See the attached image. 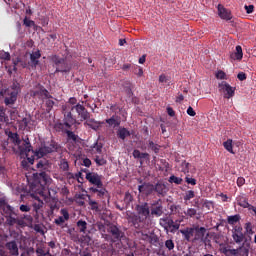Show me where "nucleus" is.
<instances>
[{
	"label": "nucleus",
	"instance_id": "f257e3e1",
	"mask_svg": "<svg viewBox=\"0 0 256 256\" xmlns=\"http://www.w3.org/2000/svg\"><path fill=\"white\" fill-rule=\"evenodd\" d=\"M62 113L64 115V123L58 124L59 129H63V127H67V129H71L75 123H77V115L81 121H87L91 114L83 106V104H76L72 106L71 104H64L62 106ZM76 113V114H75Z\"/></svg>",
	"mask_w": 256,
	"mask_h": 256
},
{
	"label": "nucleus",
	"instance_id": "f03ea898",
	"mask_svg": "<svg viewBox=\"0 0 256 256\" xmlns=\"http://www.w3.org/2000/svg\"><path fill=\"white\" fill-rule=\"evenodd\" d=\"M51 183V176L47 172L42 171L34 175V185L32 186L33 193L40 195L46 203L51 201V191L48 185Z\"/></svg>",
	"mask_w": 256,
	"mask_h": 256
},
{
	"label": "nucleus",
	"instance_id": "7ed1b4c3",
	"mask_svg": "<svg viewBox=\"0 0 256 256\" xmlns=\"http://www.w3.org/2000/svg\"><path fill=\"white\" fill-rule=\"evenodd\" d=\"M59 149V145L57 142L51 140L50 142L44 143L38 150L34 152L35 157L41 159L45 157V155H49V153H55Z\"/></svg>",
	"mask_w": 256,
	"mask_h": 256
},
{
	"label": "nucleus",
	"instance_id": "20e7f679",
	"mask_svg": "<svg viewBox=\"0 0 256 256\" xmlns=\"http://www.w3.org/2000/svg\"><path fill=\"white\" fill-rule=\"evenodd\" d=\"M52 61L56 67L55 73H69V71H71V65H69L65 59L54 56Z\"/></svg>",
	"mask_w": 256,
	"mask_h": 256
},
{
	"label": "nucleus",
	"instance_id": "39448f33",
	"mask_svg": "<svg viewBox=\"0 0 256 256\" xmlns=\"http://www.w3.org/2000/svg\"><path fill=\"white\" fill-rule=\"evenodd\" d=\"M218 89L220 93H223L224 99H232V97H235V90L236 88L233 86H230L229 83L222 81L218 84Z\"/></svg>",
	"mask_w": 256,
	"mask_h": 256
},
{
	"label": "nucleus",
	"instance_id": "423d86ee",
	"mask_svg": "<svg viewBox=\"0 0 256 256\" xmlns=\"http://www.w3.org/2000/svg\"><path fill=\"white\" fill-rule=\"evenodd\" d=\"M232 239L236 242L237 245H241L244 242L247 243V239L245 238V233H243V227L241 225H236L232 229Z\"/></svg>",
	"mask_w": 256,
	"mask_h": 256
},
{
	"label": "nucleus",
	"instance_id": "0eeeda50",
	"mask_svg": "<svg viewBox=\"0 0 256 256\" xmlns=\"http://www.w3.org/2000/svg\"><path fill=\"white\" fill-rule=\"evenodd\" d=\"M112 237V243L121 241V238L125 237V232L121 231L116 225L110 224L107 229Z\"/></svg>",
	"mask_w": 256,
	"mask_h": 256
},
{
	"label": "nucleus",
	"instance_id": "6e6552de",
	"mask_svg": "<svg viewBox=\"0 0 256 256\" xmlns=\"http://www.w3.org/2000/svg\"><path fill=\"white\" fill-rule=\"evenodd\" d=\"M136 211L138 216L141 217L144 222H146L151 215V210L149 209V203L147 202L136 205Z\"/></svg>",
	"mask_w": 256,
	"mask_h": 256
},
{
	"label": "nucleus",
	"instance_id": "1a4fd4ad",
	"mask_svg": "<svg viewBox=\"0 0 256 256\" xmlns=\"http://www.w3.org/2000/svg\"><path fill=\"white\" fill-rule=\"evenodd\" d=\"M85 178L91 185H94V187H103V176L97 174L96 172L87 173Z\"/></svg>",
	"mask_w": 256,
	"mask_h": 256
},
{
	"label": "nucleus",
	"instance_id": "9d476101",
	"mask_svg": "<svg viewBox=\"0 0 256 256\" xmlns=\"http://www.w3.org/2000/svg\"><path fill=\"white\" fill-rule=\"evenodd\" d=\"M139 193H143L146 197L155 195V185L151 183L144 182L142 185L138 186Z\"/></svg>",
	"mask_w": 256,
	"mask_h": 256
},
{
	"label": "nucleus",
	"instance_id": "9b49d317",
	"mask_svg": "<svg viewBox=\"0 0 256 256\" xmlns=\"http://www.w3.org/2000/svg\"><path fill=\"white\" fill-rule=\"evenodd\" d=\"M207 229L205 227H195L193 243L200 241V243H205V234Z\"/></svg>",
	"mask_w": 256,
	"mask_h": 256
},
{
	"label": "nucleus",
	"instance_id": "f8f14e48",
	"mask_svg": "<svg viewBox=\"0 0 256 256\" xmlns=\"http://www.w3.org/2000/svg\"><path fill=\"white\" fill-rule=\"evenodd\" d=\"M217 9H218V16L220 17V19H223L224 21H231L233 19L231 10L225 8V6L219 4Z\"/></svg>",
	"mask_w": 256,
	"mask_h": 256
},
{
	"label": "nucleus",
	"instance_id": "ddd939ff",
	"mask_svg": "<svg viewBox=\"0 0 256 256\" xmlns=\"http://www.w3.org/2000/svg\"><path fill=\"white\" fill-rule=\"evenodd\" d=\"M167 191H169V188H167V185L163 182H157L154 185V193H156L157 197H165Z\"/></svg>",
	"mask_w": 256,
	"mask_h": 256
},
{
	"label": "nucleus",
	"instance_id": "4468645a",
	"mask_svg": "<svg viewBox=\"0 0 256 256\" xmlns=\"http://www.w3.org/2000/svg\"><path fill=\"white\" fill-rule=\"evenodd\" d=\"M89 191L92 194L97 193L98 199H105V197H109V192L103 186H101V187H97V186L96 187H90Z\"/></svg>",
	"mask_w": 256,
	"mask_h": 256
},
{
	"label": "nucleus",
	"instance_id": "2eb2a0df",
	"mask_svg": "<svg viewBox=\"0 0 256 256\" xmlns=\"http://www.w3.org/2000/svg\"><path fill=\"white\" fill-rule=\"evenodd\" d=\"M6 223L10 227H13V225H18L19 227H25V220L16 218L15 215L5 216Z\"/></svg>",
	"mask_w": 256,
	"mask_h": 256
},
{
	"label": "nucleus",
	"instance_id": "dca6fc26",
	"mask_svg": "<svg viewBox=\"0 0 256 256\" xmlns=\"http://www.w3.org/2000/svg\"><path fill=\"white\" fill-rule=\"evenodd\" d=\"M18 148L21 155H28V153H31V151H33V146H31L29 138L24 139L23 144L18 145Z\"/></svg>",
	"mask_w": 256,
	"mask_h": 256
},
{
	"label": "nucleus",
	"instance_id": "f3484780",
	"mask_svg": "<svg viewBox=\"0 0 256 256\" xmlns=\"http://www.w3.org/2000/svg\"><path fill=\"white\" fill-rule=\"evenodd\" d=\"M19 95V92L12 91L4 98V103L7 107H11V105H15L17 102V96Z\"/></svg>",
	"mask_w": 256,
	"mask_h": 256
},
{
	"label": "nucleus",
	"instance_id": "a211bd4d",
	"mask_svg": "<svg viewBox=\"0 0 256 256\" xmlns=\"http://www.w3.org/2000/svg\"><path fill=\"white\" fill-rule=\"evenodd\" d=\"M128 221L129 223H132L135 229H141V223H145V221L137 214L128 216Z\"/></svg>",
	"mask_w": 256,
	"mask_h": 256
},
{
	"label": "nucleus",
	"instance_id": "6ab92c4d",
	"mask_svg": "<svg viewBox=\"0 0 256 256\" xmlns=\"http://www.w3.org/2000/svg\"><path fill=\"white\" fill-rule=\"evenodd\" d=\"M32 197L35 199V201L33 202V208L34 211H39V209L43 208V201H45V199H43V197H41V195L37 194V193H33Z\"/></svg>",
	"mask_w": 256,
	"mask_h": 256
},
{
	"label": "nucleus",
	"instance_id": "aec40b11",
	"mask_svg": "<svg viewBox=\"0 0 256 256\" xmlns=\"http://www.w3.org/2000/svg\"><path fill=\"white\" fill-rule=\"evenodd\" d=\"M105 122L97 121L91 117H89L84 125H87V127H90V129H93V131H99V128L101 125H103Z\"/></svg>",
	"mask_w": 256,
	"mask_h": 256
},
{
	"label": "nucleus",
	"instance_id": "412c9836",
	"mask_svg": "<svg viewBox=\"0 0 256 256\" xmlns=\"http://www.w3.org/2000/svg\"><path fill=\"white\" fill-rule=\"evenodd\" d=\"M179 233L183 235L185 241H191V237H195V228L186 227L185 229L179 230Z\"/></svg>",
	"mask_w": 256,
	"mask_h": 256
},
{
	"label": "nucleus",
	"instance_id": "4be33fe9",
	"mask_svg": "<svg viewBox=\"0 0 256 256\" xmlns=\"http://www.w3.org/2000/svg\"><path fill=\"white\" fill-rule=\"evenodd\" d=\"M51 166V163H49V160L42 158L40 160H37L36 168L41 171H49V167Z\"/></svg>",
	"mask_w": 256,
	"mask_h": 256
},
{
	"label": "nucleus",
	"instance_id": "5701e85b",
	"mask_svg": "<svg viewBox=\"0 0 256 256\" xmlns=\"http://www.w3.org/2000/svg\"><path fill=\"white\" fill-rule=\"evenodd\" d=\"M170 213L171 215H178L180 219L184 220L185 216L183 215V209L181 208V205L172 204L170 205Z\"/></svg>",
	"mask_w": 256,
	"mask_h": 256
},
{
	"label": "nucleus",
	"instance_id": "b1692460",
	"mask_svg": "<svg viewBox=\"0 0 256 256\" xmlns=\"http://www.w3.org/2000/svg\"><path fill=\"white\" fill-rule=\"evenodd\" d=\"M105 123H107L109 127H113L115 129V127H119V125H121V117L118 115H112L111 118L105 120Z\"/></svg>",
	"mask_w": 256,
	"mask_h": 256
},
{
	"label": "nucleus",
	"instance_id": "393cba45",
	"mask_svg": "<svg viewBox=\"0 0 256 256\" xmlns=\"http://www.w3.org/2000/svg\"><path fill=\"white\" fill-rule=\"evenodd\" d=\"M236 202L239 207H242L243 209H247L249 207V198L245 194H240L236 197Z\"/></svg>",
	"mask_w": 256,
	"mask_h": 256
},
{
	"label": "nucleus",
	"instance_id": "a878e982",
	"mask_svg": "<svg viewBox=\"0 0 256 256\" xmlns=\"http://www.w3.org/2000/svg\"><path fill=\"white\" fill-rule=\"evenodd\" d=\"M6 248L8 249L10 255H13V256L19 255V247L17 246V242L15 241L7 242Z\"/></svg>",
	"mask_w": 256,
	"mask_h": 256
},
{
	"label": "nucleus",
	"instance_id": "bb28decb",
	"mask_svg": "<svg viewBox=\"0 0 256 256\" xmlns=\"http://www.w3.org/2000/svg\"><path fill=\"white\" fill-rule=\"evenodd\" d=\"M39 95L42 99H53V96L49 93V90L41 86L38 91L34 92V96Z\"/></svg>",
	"mask_w": 256,
	"mask_h": 256
},
{
	"label": "nucleus",
	"instance_id": "cd10ccee",
	"mask_svg": "<svg viewBox=\"0 0 256 256\" xmlns=\"http://www.w3.org/2000/svg\"><path fill=\"white\" fill-rule=\"evenodd\" d=\"M116 133L118 139H121L122 141H125L127 137H131V132L125 127L119 128Z\"/></svg>",
	"mask_w": 256,
	"mask_h": 256
},
{
	"label": "nucleus",
	"instance_id": "c85d7f7f",
	"mask_svg": "<svg viewBox=\"0 0 256 256\" xmlns=\"http://www.w3.org/2000/svg\"><path fill=\"white\" fill-rule=\"evenodd\" d=\"M122 87H123L126 95H128V97H133V84L131 83V81L125 80L122 83Z\"/></svg>",
	"mask_w": 256,
	"mask_h": 256
},
{
	"label": "nucleus",
	"instance_id": "c756f323",
	"mask_svg": "<svg viewBox=\"0 0 256 256\" xmlns=\"http://www.w3.org/2000/svg\"><path fill=\"white\" fill-rule=\"evenodd\" d=\"M39 59H41V51L37 50L30 54V61L32 63V67H37L39 65Z\"/></svg>",
	"mask_w": 256,
	"mask_h": 256
},
{
	"label": "nucleus",
	"instance_id": "7c9ffc66",
	"mask_svg": "<svg viewBox=\"0 0 256 256\" xmlns=\"http://www.w3.org/2000/svg\"><path fill=\"white\" fill-rule=\"evenodd\" d=\"M173 223V219L169 217L161 218L160 219V225L165 229V231H168V229L171 228V225Z\"/></svg>",
	"mask_w": 256,
	"mask_h": 256
},
{
	"label": "nucleus",
	"instance_id": "2f4dec72",
	"mask_svg": "<svg viewBox=\"0 0 256 256\" xmlns=\"http://www.w3.org/2000/svg\"><path fill=\"white\" fill-rule=\"evenodd\" d=\"M8 138L10 139L13 145H21V138H19V134L15 132L8 133Z\"/></svg>",
	"mask_w": 256,
	"mask_h": 256
},
{
	"label": "nucleus",
	"instance_id": "473e14b6",
	"mask_svg": "<svg viewBox=\"0 0 256 256\" xmlns=\"http://www.w3.org/2000/svg\"><path fill=\"white\" fill-rule=\"evenodd\" d=\"M197 215V209L195 208H187V210L183 211L184 219H193Z\"/></svg>",
	"mask_w": 256,
	"mask_h": 256
},
{
	"label": "nucleus",
	"instance_id": "72a5a7b5",
	"mask_svg": "<svg viewBox=\"0 0 256 256\" xmlns=\"http://www.w3.org/2000/svg\"><path fill=\"white\" fill-rule=\"evenodd\" d=\"M65 133L67 135L68 141H73L74 143H79V141H81V138H79L75 132L66 130Z\"/></svg>",
	"mask_w": 256,
	"mask_h": 256
},
{
	"label": "nucleus",
	"instance_id": "f704fd0d",
	"mask_svg": "<svg viewBox=\"0 0 256 256\" xmlns=\"http://www.w3.org/2000/svg\"><path fill=\"white\" fill-rule=\"evenodd\" d=\"M241 221V215L240 214H235L232 216L227 217V223L228 225H236V223H239Z\"/></svg>",
	"mask_w": 256,
	"mask_h": 256
},
{
	"label": "nucleus",
	"instance_id": "c9c22d12",
	"mask_svg": "<svg viewBox=\"0 0 256 256\" xmlns=\"http://www.w3.org/2000/svg\"><path fill=\"white\" fill-rule=\"evenodd\" d=\"M134 159H149V153L145 152H141L137 149H135L132 153Z\"/></svg>",
	"mask_w": 256,
	"mask_h": 256
},
{
	"label": "nucleus",
	"instance_id": "e433bc0d",
	"mask_svg": "<svg viewBox=\"0 0 256 256\" xmlns=\"http://www.w3.org/2000/svg\"><path fill=\"white\" fill-rule=\"evenodd\" d=\"M151 215L161 217V215H163V205L151 207Z\"/></svg>",
	"mask_w": 256,
	"mask_h": 256
},
{
	"label": "nucleus",
	"instance_id": "4c0bfd02",
	"mask_svg": "<svg viewBox=\"0 0 256 256\" xmlns=\"http://www.w3.org/2000/svg\"><path fill=\"white\" fill-rule=\"evenodd\" d=\"M232 59H237V61H241L243 59V48L240 45L236 46V52L231 55Z\"/></svg>",
	"mask_w": 256,
	"mask_h": 256
},
{
	"label": "nucleus",
	"instance_id": "58836bf2",
	"mask_svg": "<svg viewBox=\"0 0 256 256\" xmlns=\"http://www.w3.org/2000/svg\"><path fill=\"white\" fill-rule=\"evenodd\" d=\"M249 247H251L250 243H246V246H240L238 248V254H240L241 256H249Z\"/></svg>",
	"mask_w": 256,
	"mask_h": 256
},
{
	"label": "nucleus",
	"instance_id": "ea45409f",
	"mask_svg": "<svg viewBox=\"0 0 256 256\" xmlns=\"http://www.w3.org/2000/svg\"><path fill=\"white\" fill-rule=\"evenodd\" d=\"M148 147L149 149H151V151H153L156 155L157 153H159V151H161V146L159 144H155V142H153V140H149L148 141Z\"/></svg>",
	"mask_w": 256,
	"mask_h": 256
},
{
	"label": "nucleus",
	"instance_id": "a19ab883",
	"mask_svg": "<svg viewBox=\"0 0 256 256\" xmlns=\"http://www.w3.org/2000/svg\"><path fill=\"white\" fill-rule=\"evenodd\" d=\"M223 147L228 151V153H232V155H235V152L233 151V140L228 139L223 143Z\"/></svg>",
	"mask_w": 256,
	"mask_h": 256
},
{
	"label": "nucleus",
	"instance_id": "79ce46f5",
	"mask_svg": "<svg viewBox=\"0 0 256 256\" xmlns=\"http://www.w3.org/2000/svg\"><path fill=\"white\" fill-rule=\"evenodd\" d=\"M181 223H183V219L173 221L170 225V232L175 233V231H179V227H181Z\"/></svg>",
	"mask_w": 256,
	"mask_h": 256
},
{
	"label": "nucleus",
	"instance_id": "37998d69",
	"mask_svg": "<svg viewBox=\"0 0 256 256\" xmlns=\"http://www.w3.org/2000/svg\"><path fill=\"white\" fill-rule=\"evenodd\" d=\"M77 227L80 233H87V222L85 220H79Z\"/></svg>",
	"mask_w": 256,
	"mask_h": 256
},
{
	"label": "nucleus",
	"instance_id": "c03bdc74",
	"mask_svg": "<svg viewBox=\"0 0 256 256\" xmlns=\"http://www.w3.org/2000/svg\"><path fill=\"white\" fill-rule=\"evenodd\" d=\"M4 213L5 217H9L11 215H15V217H17V213H15V208H13L11 205H6L4 207Z\"/></svg>",
	"mask_w": 256,
	"mask_h": 256
},
{
	"label": "nucleus",
	"instance_id": "a18cd8bd",
	"mask_svg": "<svg viewBox=\"0 0 256 256\" xmlns=\"http://www.w3.org/2000/svg\"><path fill=\"white\" fill-rule=\"evenodd\" d=\"M59 167L64 172L69 171V162L67 161V159L65 158L60 159Z\"/></svg>",
	"mask_w": 256,
	"mask_h": 256
},
{
	"label": "nucleus",
	"instance_id": "49530a36",
	"mask_svg": "<svg viewBox=\"0 0 256 256\" xmlns=\"http://www.w3.org/2000/svg\"><path fill=\"white\" fill-rule=\"evenodd\" d=\"M169 183H175V185H182L183 184V178L177 177L175 175H171L169 177Z\"/></svg>",
	"mask_w": 256,
	"mask_h": 256
},
{
	"label": "nucleus",
	"instance_id": "de8ad7c7",
	"mask_svg": "<svg viewBox=\"0 0 256 256\" xmlns=\"http://www.w3.org/2000/svg\"><path fill=\"white\" fill-rule=\"evenodd\" d=\"M89 201L88 205L91 207L92 211H99V204L95 200H91V196L87 195Z\"/></svg>",
	"mask_w": 256,
	"mask_h": 256
},
{
	"label": "nucleus",
	"instance_id": "09e8293b",
	"mask_svg": "<svg viewBox=\"0 0 256 256\" xmlns=\"http://www.w3.org/2000/svg\"><path fill=\"white\" fill-rule=\"evenodd\" d=\"M45 105L47 113H50V111L55 106V101L51 100V98H46Z\"/></svg>",
	"mask_w": 256,
	"mask_h": 256
},
{
	"label": "nucleus",
	"instance_id": "8fccbe9b",
	"mask_svg": "<svg viewBox=\"0 0 256 256\" xmlns=\"http://www.w3.org/2000/svg\"><path fill=\"white\" fill-rule=\"evenodd\" d=\"M194 197H195V191H193V190L186 191V193L184 195L185 203H187V201H191V199H194Z\"/></svg>",
	"mask_w": 256,
	"mask_h": 256
},
{
	"label": "nucleus",
	"instance_id": "3c124183",
	"mask_svg": "<svg viewBox=\"0 0 256 256\" xmlns=\"http://www.w3.org/2000/svg\"><path fill=\"white\" fill-rule=\"evenodd\" d=\"M246 235H253L255 232L253 231V224L251 222H247L244 225Z\"/></svg>",
	"mask_w": 256,
	"mask_h": 256
},
{
	"label": "nucleus",
	"instance_id": "603ef678",
	"mask_svg": "<svg viewBox=\"0 0 256 256\" xmlns=\"http://www.w3.org/2000/svg\"><path fill=\"white\" fill-rule=\"evenodd\" d=\"M7 116L5 114V107L0 105V123H6Z\"/></svg>",
	"mask_w": 256,
	"mask_h": 256
},
{
	"label": "nucleus",
	"instance_id": "864d4df0",
	"mask_svg": "<svg viewBox=\"0 0 256 256\" xmlns=\"http://www.w3.org/2000/svg\"><path fill=\"white\" fill-rule=\"evenodd\" d=\"M95 163H96V165H98V167H103V165H107V160H105L104 158H101L99 156H96Z\"/></svg>",
	"mask_w": 256,
	"mask_h": 256
},
{
	"label": "nucleus",
	"instance_id": "5fc2aeb1",
	"mask_svg": "<svg viewBox=\"0 0 256 256\" xmlns=\"http://www.w3.org/2000/svg\"><path fill=\"white\" fill-rule=\"evenodd\" d=\"M0 59L3 61H11V54L9 52L2 51L0 52Z\"/></svg>",
	"mask_w": 256,
	"mask_h": 256
},
{
	"label": "nucleus",
	"instance_id": "6e6d98bb",
	"mask_svg": "<svg viewBox=\"0 0 256 256\" xmlns=\"http://www.w3.org/2000/svg\"><path fill=\"white\" fill-rule=\"evenodd\" d=\"M133 73L137 75V77H143V68L139 66H133Z\"/></svg>",
	"mask_w": 256,
	"mask_h": 256
},
{
	"label": "nucleus",
	"instance_id": "4d7b16f0",
	"mask_svg": "<svg viewBox=\"0 0 256 256\" xmlns=\"http://www.w3.org/2000/svg\"><path fill=\"white\" fill-rule=\"evenodd\" d=\"M223 253L225 255H227L229 253V255L237 256V255H239V248L238 249H224Z\"/></svg>",
	"mask_w": 256,
	"mask_h": 256
},
{
	"label": "nucleus",
	"instance_id": "13d9d810",
	"mask_svg": "<svg viewBox=\"0 0 256 256\" xmlns=\"http://www.w3.org/2000/svg\"><path fill=\"white\" fill-rule=\"evenodd\" d=\"M92 149L97 153L101 154V152L103 151V144H99V142H96L93 144Z\"/></svg>",
	"mask_w": 256,
	"mask_h": 256
},
{
	"label": "nucleus",
	"instance_id": "bf43d9fd",
	"mask_svg": "<svg viewBox=\"0 0 256 256\" xmlns=\"http://www.w3.org/2000/svg\"><path fill=\"white\" fill-rule=\"evenodd\" d=\"M124 202L129 205V203L133 202V195H131V193L126 192L125 196H124Z\"/></svg>",
	"mask_w": 256,
	"mask_h": 256
},
{
	"label": "nucleus",
	"instance_id": "052dcab7",
	"mask_svg": "<svg viewBox=\"0 0 256 256\" xmlns=\"http://www.w3.org/2000/svg\"><path fill=\"white\" fill-rule=\"evenodd\" d=\"M23 24L25 27H35V21L29 20L27 17L24 18Z\"/></svg>",
	"mask_w": 256,
	"mask_h": 256
},
{
	"label": "nucleus",
	"instance_id": "680f3d73",
	"mask_svg": "<svg viewBox=\"0 0 256 256\" xmlns=\"http://www.w3.org/2000/svg\"><path fill=\"white\" fill-rule=\"evenodd\" d=\"M165 247L169 249V251H173V249H175V243L173 240H166Z\"/></svg>",
	"mask_w": 256,
	"mask_h": 256
},
{
	"label": "nucleus",
	"instance_id": "e2e57ef3",
	"mask_svg": "<svg viewBox=\"0 0 256 256\" xmlns=\"http://www.w3.org/2000/svg\"><path fill=\"white\" fill-rule=\"evenodd\" d=\"M185 181H186V183H187L188 185H192V186L197 185V179H195V178H191V177H189V176H186V177H185Z\"/></svg>",
	"mask_w": 256,
	"mask_h": 256
},
{
	"label": "nucleus",
	"instance_id": "0e129e2a",
	"mask_svg": "<svg viewBox=\"0 0 256 256\" xmlns=\"http://www.w3.org/2000/svg\"><path fill=\"white\" fill-rule=\"evenodd\" d=\"M19 63L21 65V67H23V69L27 68V62H25L19 58H17V61H14V66L17 67V65H19ZM15 67H14V69H17Z\"/></svg>",
	"mask_w": 256,
	"mask_h": 256
},
{
	"label": "nucleus",
	"instance_id": "69168bd1",
	"mask_svg": "<svg viewBox=\"0 0 256 256\" xmlns=\"http://www.w3.org/2000/svg\"><path fill=\"white\" fill-rule=\"evenodd\" d=\"M216 79H227V74L224 71L219 70L216 73Z\"/></svg>",
	"mask_w": 256,
	"mask_h": 256
},
{
	"label": "nucleus",
	"instance_id": "338daca9",
	"mask_svg": "<svg viewBox=\"0 0 256 256\" xmlns=\"http://www.w3.org/2000/svg\"><path fill=\"white\" fill-rule=\"evenodd\" d=\"M82 165H83L84 167H91V165H92L91 159H89V158H83V159H82Z\"/></svg>",
	"mask_w": 256,
	"mask_h": 256
},
{
	"label": "nucleus",
	"instance_id": "774afa93",
	"mask_svg": "<svg viewBox=\"0 0 256 256\" xmlns=\"http://www.w3.org/2000/svg\"><path fill=\"white\" fill-rule=\"evenodd\" d=\"M36 253H37L38 256H46L45 250H43V248H41V247H38L36 249Z\"/></svg>",
	"mask_w": 256,
	"mask_h": 256
}]
</instances>
